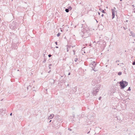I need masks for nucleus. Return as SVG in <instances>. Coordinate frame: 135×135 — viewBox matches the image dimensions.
Wrapping results in <instances>:
<instances>
[{
  "mask_svg": "<svg viewBox=\"0 0 135 135\" xmlns=\"http://www.w3.org/2000/svg\"><path fill=\"white\" fill-rule=\"evenodd\" d=\"M81 27L83 28L82 31L83 33V36H84V38H87L92 34V29L89 28L87 25L84 26L83 24H82Z\"/></svg>",
  "mask_w": 135,
  "mask_h": 135,
  "instance_id": "1",
  "label": "nucleus"
},
{
  "mask_svg": "<svg viewBox=\"0 0 135 135\" xmlns=\"http://www.w3.org/2000/svg\"><path fill=\"white\" fill-rule=\"evenodd\" d=\"M100 88V85H98L95 86V87L93 88V90L92 92V93L94 95H96L97 93L99 91V90Z\"/></svg>",
  "mask_w": 135,
  "mask_h": 135,
  "instance_id": "2",
  "label": "nucleus"
},
{
  "mask_svg": "<svg viewBox=\"0 0 135 135\" xmlns=\"http://www.w3.org/2000/svg\"><path fill=\"white\" fill-rule=\"evenodd\" d=\"M119 84L120 85V86L122 89L124 88L126 86H127L128 84V83L126 81L122 80L121 81H120Z\"/></svg>",
  "mask_w": 135,
  "mask_h": 135,
  "instance_id": "3",
  "label": "nucleus"
},
{
  "mask_svg": "<svg viewBox=\"0 0 135 135\" xmlns=\"http://www.w3.org/2000/svg\"><path fill=\"white\" fill-rule=\"evenodd\" d=\"M17 23H13L11 24L10 26V28L11 29L15 30V29L17 28Z\"/></svg>",
  "mask_w": 135,
  "mask_h": 135,
  "instance_id": "4",
  "label": "nucleus"
},
{
  "mask_svg": "<svg viewBox=\"0 0 135 135\" xmlns=\"http://www.w3.org/2000/svg\"><path fill=\"white\" fill-rule=\"evenodd\" d=\"M103 44L102 46V48L103 49L106 46V42L105 41H104L103 42Z\"/></svg>",
  "mask_w": 135,
  "mask_h": 135,
  "instance_id": "5",
  "label": "nucleus"
},
{
  "mask_svg": "<svg viewBox=\"0 0 135 135\" xmlns=\"http://www.w3.org/2000/svg\"><path fill=\"white\" fill-rule=\"evenodd\" d=\"M117 118V119L120 121H122L123 120V118L122 116L120 117V116H118Z\"/></svg>",
  "mask_w": 135,
  "mask_h": 135,
  "instance_id": "6",
  "label": "nucleus"
},
{
  "mask_svg": "<svg viewBox=\"0 0 135 135\" xmlns=\"http://www.w3.org/2000/svg\"><path fill=\"white\" fill-rule=\"evenodd\" d=\"M91 64H92V65L93 66V67H94V68H95L97 65V64L95 61H93L91 62Z\"/></svg>",
  "mask_w": 135,
  "mask_h": 135,
  "instance_id": "7",
  "label": "nucleus"
},
{
  "mask_svg": "<svg viewBox=\"0 0 135 135\" xmlns=\"http://www.w3.org/2000/svg\"><path fill=\"white\" fill-rule=\"evenodd\" d=\"M54 114H51L49 116V117L48 118V119H51L53 118V117H54Z\"/></svg>",
  "mask_w": 135,
  "mask_h": 135,
  "instance_id": "8",
  "label": "nucleus"
},
{
  "mask_svg": "<svg viewBox=\"0 0 135 135\" xmlns=\"http://www.w3.org/2000/svg\"><path fill=\"white\" fill-rule=\"evenodd\" d=\"M130 34L131 36L133 37H134L135 36V34L133 31H131Z\"/></svg>",
  "mask_w": 135,
  "mask_h": 135,
  "instance_id": "9",
  "label": "nucleus"
},
{
  "mask_svg": "<svg viewBox=\"0 0 135 135\" xmlns=\"http://www.w3.org/2000/svg\"><path fill=\"white\" fill-rule=\"evenodd\" d=\"M99 10L101 12H102L103 13H105V11L106 10L105 9V10H104L103 9H102L101 8H100Z\"/></svg>",
  "mask_w": 135,
  "mask_h": 135,
  "instance_id": "10",
  "label": "nucleus"
},
{
  "mask_svg": "<svg viewBox=\"0 0 135 135\" xmlns=\"http://www.w3.org/2000/svg\"><path fill=\"white\" fill-rule=\"evenodd\" d=\"M44 60H43V63H45L46 61V60H47V59L46 58V56H45V55L44 54Z\"/></svg>",
  "mask_w": 135,
  "mask_h": 135,
  "instance_id": "11",
  "label": "nucleus"
},
{
  "mask_svg": "<svg viewBox=\"0 0 135 135\" xmlns=\"http://www.w3.org/2000/svg\"><path fill=\"white\" fill-rule=\"evenodd\" d=\"M112 19H113L115 17V12H112Z\"/></svg>",
  "mask_w": 135,
  "mask_h": 135,
  "instance_id": "12",
  "label": "nucleus"
},
{
  "mask_svg": "<svg viewBox=\"0 0 135 135\" xmlns=\"http://www.w3.org/2000/svg\"><path fill=\"white\" fill-rule=\"evenodd\" d=\"M112 12H117V11H115V9H113V8L111 9Z\"/></svg>",
  "mask_w": 135,
  "mask_h": 135,
  "instance_id": "13",
  "label": "nucleus"
},
{
  "mask_svg": "<svg viewBox=\"0 0 135 135\" xmlns=\"http://www.w3.org/2000/svg\"><path fill=\"white\" fill-rule=\"evenodd\" d=\"M67 8L70 11L71 10L72 8L71 6H69Z\"/></svg>",
  "mask_w": 135,
  "mask_h": 135,
  "instance_id": "14",
  "label": "nucleus"
},
{
  "mask_svg": "<svg viewBox=\"0 0 135 135\" xmlns=\"http://www.w3.org/2000/svg\"><path fill=\"white\" fill-rule=\"evenodd\" d=\"M122 74V72L121 71H119L118 72L117 75H118L120 76Z\"/></svg>",
  "mask_w": 135,
  "mask_h": 135,
  "instance_id": "15",
  "label": "nucleus"
},
{
  "mask_svg": "<svg viewBox=\"0 0 135 135\" xmlns=\"http://www.w3.org/2000/svg\"><path fill=\"white\" fill-rule=\"evenodd\" d=\"M65 10L66 12L67 13L69 12V10L68 9V8H66L65 9Z\"/></svg>",
  "mask_w": 135,
  "mask_h": 135,
  "instance_id": "16",
  "label": "nucleus"
},
{
  "mask_svg": "<svg viewBox=\"0 0 135 135\" xmlns=\"http://www.w3.org/2000/svg\"><path fill=\"white\" fill-rule=\"evenodd\" d=\"M61 34V33H60V32L58 33H57V36L58 37H59L60 36V35Z\"/></svg>",
  "mask_w": 135,
  "mask_h": 135,
  "instance_id": "17",
  "label": "nucleus"
},
{
  "mask_svg": "<svg viewBox=\"0 0 135 135\" xmlns=\"http://www.w3.org/2000/svg\"><path fill=\"white\" fill-rule=\"evenodd\" d=\"M70 46H69L68 47H67V52H68L69 51V49H70Z\"/></svg>",
  "mask_w": 135,
  "mask_h": 135,
  "instance_id": "18",
  "label": "nucleus"
},
{
  "mask_svg": "<svg viewBox=\"0 0 135 135\" xmlns=\"http://www.w3.org/2000/svg\"><path fill=\"white\" fill-rule=\"evenodd\" d=\"M89 66L90 67H91L93 69V68H94V67H93V65H92V64H90V65H89Z\"/></svg>",
  "mask_w": 135,
  "mask_h": 135,
  "instance_id": "19",
  "label": "nucleus"
},
{
  "mask_svg": "<svg viewBox=\"0 0 135 135\" xmlns=\"http://www.w3.org/2000/svg\"><path fill=\"white\" fill-rule=\"evenodd\" d=\"M3 71L2 70H1L0 71V75H2V74H3Z\"/></svg>",
  "mask_w": 135,
  "mask_h": 135,
  "instance_id": "20",
  "label": "nucleus"
},
{
  "mask_svg": "<svg viewBox=\"0 0 135 135\" xmlns=\"http://www.w3.org/2000/svg\"><path fill=\"white\" fill-rule=\"evenodd\" d=\"M66 73H68V75H70L71 73L70 72H68V71H66Z\"/></svg>",
  "mask_w": 135,
  "mask_h": 135,
  "instance_id": "21",
  "label": "nucleus"
},
{
  "mask_svg": "<svg viewBox=\"0 0 135 135\" xmlns=\"http://www.w3.org/2000/svg\"><path fill=\"white\" fill-rule=\"evenodd\" d=\"M132 64L133 65H135V59L134 60V61H132Z\"/></svg>",
  "mask_w": 135,
  "mask_h": 135,
  "instance_id": "22",
  "label": "nucleus"
},
{
  "mask_svg": "<svg viewBox=\"0 0 135 135\" xmlns=\"http://www.w3.org/2000/svg\"><path fill=\"white\" fill-rule=\"evenodd\" d=\"M92 69L94 71H97V70H96L95 69V68H93Z\"/></svg>",
  "mask_w": 135,
  "mask_h": 135,
  "instance_id": "23",
  "label": "nucleus"
},
{
  "mask_svg": "<svg viewBox=\"0 0 135 135\" xmlns=\"http://www.w3.org/2000/svg\"><path fill=\"white\" fill-rule=\"evenodd\" d=\"M75 50H73V52H74V55H75Z\"/></svg>",
  "mask_w": 135,
  "mask_h": 135,
  "instance_id": "24",
  "label": "nucleus"
},
{
  "mask_svg": "<svg viewBox=\"0 0 135 135\" xmlns=\"http://www.w3.org/2000/svg\"><path fill=\"white\" fill-rule=\"evenodd\" d=\"M78 60V58H76L75 59V62H76Z\"/></svg>",
  "mask_w": 135,
  "mask_h": 135,
  "instance_id": "25",
  "label": "nucleus"
},
{
  "mask_svg": "<svg viewBox=\"0 0 135 135\" xmlns=\"http://www.w3.org/2000/svg\"><path fill=\"white\" fill-rule=\"evenodd\" d=\"M49 66H54V65L53 64H49Z\"/></svg>",
  "mask_w": 135,
  "mask_h": 135,
  "instance_id": "26",
  "label": "nucleus"
},
{
  "mask_svg": "<svg viewBox=\"0 0 135 135\" xmlns=\"http://www.w3.org/2000/svg\"><path fill=\"white\" fill-rule=\"evenodd\" d=\"M68 73H66V71L64 75H65V76H66L67 75H68Z\"/></svg>",
  "mask_w": 135,
  "mask_h": 135,
  "instance_id": "27",
  "label": "nucleus"
},
{
  "mask_svg": "<svg viewBox=\"0 0 135 135\" xmlns=\"http://www.w3.org/2000/svg\"><path fill=\"white\" fill-rule=\"evenodd\" d=\"M131 90V89L130 88V87H129L128 89L127 90V91H130Z\"/></svg>",
  "mask_w": 135,
  "mask_h": 135,
  "instance_id": "28",
  "label": "nucleus"
},
{
  "mask_svg": "<svg viewBox=\"0 0 135 135\" xmlns=\"http://www.w3.org/2000/svg\"><path fill=\"white\" fill-rule=\"evenodd\" d=\"M48 56L49 57H50L51 56V55L50 54L48 55Z\"/></svg>",
  "mask_w": 135,
  "mask_h": 135,
  "instance_id": "29",
  "label": "nucleus"
},
{
  "mask_svg": "<svg viewBox=\"0 0 135 135\" xmlns=\"http://www.w3.org/2000/svg\"><path fill=\"white\" fill-rule=\"evenodd\" d=\"M55 44L56 45H58V42H57V41L55 42Z\"/></svg>",
  "mask_w": 135,
  "mask_h": 135,
  "instance_id": "30",
  "label": "nucleus"
},
{
  "mask_svg": "<svg viewBox=\"0 0 135 135\" xmlns=\"http://www.w3.org/2000/svg\"><path fill=\"white\" fill-rule=\"evenodd\" d=\"M102 97H99V100H100L101 98Z\"/></svg>",
  "mask_w": 135,
  "mask_h": 135,
  "instance_id": "31",
  "label": "nucleus"
},
{
  "mask_svg": "<svg viewBox=\"0 0 135 135\" xmlns=\"http://www.w3.org/2000/svg\"><path fill=\"white\" fill-rule=\"evenodd\" d=\"M119 62V60H117V61H116V62Z\"/></svg>",
  "mask_w": 135,
  "mask_h": 135,
  "instance_id": "32",
  "label": "nucleus"
},
{
  "mask_svg": "<svg viewBox=\"0 0 135 135\" xmlns=\"http://www.w3.org/2000/svg\"><path fill=\"white\" fill-rule=\"evenodd\" d=\"M123 29H124V30H126V28L125 27H123Z\"/></svg>",
  "mask_w": 135,
  "mask_h": 135,
  "instance_id": "33",
  "label": "nucleus"
},
{
  "mask_svg": "<svg viewBox=\"0 0 135 135\" xmlns=\"http://www.w3.org/2000/svg\"><path fill=\"white\" fill-rule=\"evenodd\" d=\"M104 16V15L103 14H102V15H101V16L102 17H103Z\"/></svg>",
  "mask_w": 135,
  "mask_h": 135,
  "instance_id": "34",
  "label": "nucleus"
},
{
  "mask_svg": "<svg viewBox=\"0 0 135 135\" xmlns=\"http://www.w3.org/2000/svg\"><path fill=\"white\" fill-rule=\"evenodd\" d=\"M49 69H51V66H49Z\"/></svg>",
  "mask_w": 135,
  "mask_h": 135,
  "instance_id": "35",
  "label": "nucleus"
},
{
  "mask_svg": "<svg viewBox=\"0 0 135 135\" xmlns=\"http://www.w3.org/2000/svg\"><path fill=\"white\" fill-rule=\"evenodd\" d=\"M132 6L133 7H135L134 5H132Z\"/></svg>",
  "mask_w": 135,
  "mask_h": 135,
  "instance_id": "36",
  "label": "nucleus"
},
{
  "mask_svg": "<svg viewBox=\"0 0 135 135\" xmlns=\"http://www.w3.org/2000/svg\"><path fill=\"white\" fill-rule=\"evenodd\" d=\"M113 9H114L115 10L116 8L115 7H114L113 8Z\"/></svg>",
  "mask_w": 135,
  "mask_h": 135,
  "instance_id": "37",
  "label": "nucleus"
},
{
  "mask_svg": "<svg viewBox=\"0 0 135 135\" xmlns=\"http://www.w3.org/2000/svg\"><path fill=\"white\" fill-rule=\"evenodd\" d=\"M55 47L56 48H59V47L58 46H56Z\"/></svg>",
  "mask_w": 135,
  "mask_h": 135,
  "instance_id": "38",
  "label": "nucleus"
},
{
  "mask_svg": "<svg viewBox=\"0 0 135 135\" xmlns=\"http://www.w3.org/2000/svg\"><path fill=\"white\" fill-rule=\"evenodd\" d=\"M133 10H134V12L135 13V8H134Z\"/></svg>",
  "mask_w": 135,
  "mask_h": 135,
  "instance_id": "39",
  "label": "nucleus"
},
{
  "mask_svg": "<svg viewBox=\"0 0 135 135\" xmlns=\"http://www.w3.org/2000/svg\"><path fill=\"white\" fill-rule=\"evenodd\" d=\"M12 115V113H11L10 114V115L11 116Z\"/></svg>",
  "mask_w": 135,
  "mask_h": 135,
  "instance_id": "40",
  "label": "nucleus"
},
{
  "mask_svg": "<svg viewBox=\"0 0 135 135\" xmlns=\"http://www.w3.org/2000/svg\"><path fill=\"white\" fill-rule=\"evenodd\" d=\"M98 13L99 15H100V13L99 12H98Z\"/></svg>",
  "mask_w": 135,
  "mask_h": 135,
  "instance_id": "41",
  "label": "nucleus"
},
{
  "mask_svg": "<svg viewBox=\"0 0 135 135\" xmlns=\"http://www.w3.org/2000/svg\"><path fill=\"white\" fill-rule=\"evenodd\" d=\"M68 129L70 131H71V129H70V128H69Z\"/></svg>",
  "mask_w": 135,
  "mask_h": 135,
  "instance_id": "42",
  "label": "nucleus"
},
{
  "mask_svg": "<svg viewBox=\"0 0 135 135\" xmlns=\"http://www.w3.org/2000/svg\"><path fill=\"white\" fill-rule=\"evenodd\" d=\"M69 86V84H68L67 85V86Z\"/></svg>",
  "mask_w": 135,
  "mask_h": 135,
  "instance_id": "43",
  "label": "nucleus"
},
{
  "mask_svg": "<svg viewBox=\"0 0 135 135\" xmlns=\"http://www.w3.org/2000/svg\"><path fill=\"white\" fill-rule=\"evenodd\" d=\"M12 49L13 48H14V47H13V45H12Z\"/></svg>",
  "mask_w": 135,
  "mask_h": 135,
  "instance_id": "44",
  "label": "nucleus"
},
{
  "mask_svg": "<svg viewBox=\"0 0 135 135\" xmlns=\"http://www.w3.org/2000/svg\"><path fill=\"white\" fill-rule=\"evenodd\" d=\"M128 21V20H126V22H127Z\"/></svg>",
  "mask_w": 135,
  "mask_h": 135,
  "instance_id": "45",
  "label": "nucleus"
},
{
  "mask_svg": "<svg viewBox=\"0 0 135 135\" xmlns=\"http://www.w3.org/2000/svg\"><path fill=\"white\" fill-rule=\"evenodd\" d=\"M75 46H72V47H75Z\"/></svg>",
  "mask_w": 135,
  "mask_h": 135,
  "instance_id": "46",
  "label": "nucleus"
},
{
  "mask_svg": "<svg viewBox=\"0 0 135 135\" xmlns=\"http://www.w3.org/2000/svg\"><path fill=\"white\" fill-rule=\"evenodd\" d=\"M128 30H129V31H130V29L129 28V29H128Z\"/></svg>",
  "mask_w": 135,
  "mask_h": 135,
  "instance_id": "47",
  "label": "nucleus"
},
{
  "mask_svg": "<svg viewBox=\"0 0 135 135\" xmlns=\"http://www.w3.org/2000/svg\"><path fill=\"white\" fill-rule=\"evenodd\" d=\"M120 1H122V0H120Z\"/></svg>",
  "mask_w": 135,
  "mask_h": 135,
  "instance_id": "48",
  "label": "nucleus"
},
{
  "mask_svg": "<svg viewBox=\"0 0 135 135\" xmlns=\"http://www.w3.org/2000/svg\"><path fill=\"white\" fill-rule=\"evenodd\" d=\"M75 56H76V57H77V56L76 55Z\"/></svg>",
  "mask_w": 135,
  "mask_h": 135,
  "instance_id": "49",
  "label": "nucleus"
},
{
  "mask_svg": "<svg viewBox=\"0 0 135 135\" xmlns=\"http://www.w3.org/2000/svg\"><path fill=\"white\" fill-rule=\"evenodd\" d=\"M117 65H119V64H117Z\"/></svg>",
  "mask_w": 135,
  "mask_h": 135,
  "instance_id": "50",
  "label": "nucleus"
},
{
  "mask_svg": "<svg viewBox=\"0 0 135 135\" xmlns=\"http://www.w3.org/2000/svg\"><path fill=\"white\" fill-rule=\"evenodd\" d=\"M76 27V26H75V27Z\"/></svg>",
  "mask_w": 135,
  "mask_h": 135,
  "instance_id": "51",
  "label": "nucleus"
},
{
  "mask_svg": "<svg viewBox=\"0 0 135 135\" xmlns=\"http://www.w3.org/2000/svg\"><path fill=\"white\" fill-rule=\"evenodd\" d=\"M96 21H97V22H98V21L97 20H96Z\"/></svg>",
  "mask_w": 135,
  "mask_h": 135,
  "instance_id": "52",
  "label": "nucleus"
},
{
  "mask_svg": "<svg viewBox=\"0 0 135 135\" xmlns=\"http://www.w3.org/2000/svg\"><path fill=\"white\" fill-rule=\"evenodd\" d=\"M121 64H123V63H121Z\"/></svg>",
  "mask_w": 135,
  "mask_h": 135,
  "instance_id": "53",
  "label": "nucleus"
},
{
  "mask_svg": "<svg viewBox=\"0 0 135 135\" xmlns=\"http://www.w3.org/2000/svg\"><path fill=\"white\" fill-rule=\"evenodd\" d=\"M16 48V47H15V48H14V49H15Z\"/></svg>",
  "mask_w": 135,
  "mask_h": 135,
  "instance_id": "54",
  "label": "nucleus"
},
{
  "mask_svg": "<svg viewBox=\"0 0 135 135\" xmlns=\"http://www.w3.org/2000/svg\"><path fill=\"white\" fill-rule=\"evenodd\" d=\"M51 120H50V122H51Z\"/></svg>",
  "mask_w": 135,
  "mask_h": 135,
  "instance_id": "55",
  "label": "nucleus"
},
{
  "mask_svg": "<svg viewBox=\"0 0 135 135\" xmlns=\"http://www.w3.org/2000/svg\"><path fill=\"white\" fill-rule=\"evenodd\" d=\"M99 42V41L97 42V43H98V42Z\"/></svg>",
  "mask_w": 135,
  "mask_h": 135,
  "instance_id": "56",
  "label": "nucleus"
},
{
  "mask_svg": "<svg viewBox=\"0 0 135 135\" xmlns=\"http://www.w3.org/2000/svg\"><path fill=\"white\" fill-rule=\"evenodd\" d=\"M116 15L117 17V15L116 14Z\"/></svg>",
  "mask_w": 135,
  "mask_h": 135,
  "instance_id": "57",
  "label": "nucleus"
},
{
  "mask_svg": "<svg viewBox=\"0 0 135 135\" xmlns=\"http://www.w3.org/2000/svg\"><path fill=\"white\" fill-rule=\"evenodd\" d=\"M80 4H81V3L80 2Z\"/></svg>",
  "mask_w": 135,
  "mask_h": 135,
  "instance_id": "58",
  "label": "nucleus"
},
{
  "mask_svg": "<svg viewBox=\"0 0 135 135\" xmlns=\"http://www.w3.org/2000/svg\"><path fill=\"white\" fill-rule=\"evenodd\" d=\"M17 71H19V70H17Z\"/></svg>",
  "mask_w": 135,
  "mask_h": 135,
  "instance_id": "59",
  "label": "nucleus"
},
{
  "mask_svg": "<svg viewBox=\"0 0 135 135\" xmlns=\"http://www.w3.org/2000/svg\"><path fill=\"white\" fill-rule=\"evenodd\" d=\"M89 132L88 133H89Z\"/></svg>",
  "mask_w": 135,
  "mask_h": 135,
  "instance_id": "60",
  "label": "nucleus"
},
{
  "mask_svg": "<svg viewBox=\"0 0 135 135\" xmlns=\"http://www.w3.org/2000/svg\"><path fill=\"white\" fill-rule=\"evenodd\" d=\"M0 20H1V18H0Z\"/></svg>",
  "mask_w": 135,
  "mask_h": 135,
  "instance_id": "61",
  "label": "nucleus"
}]
</instances>
